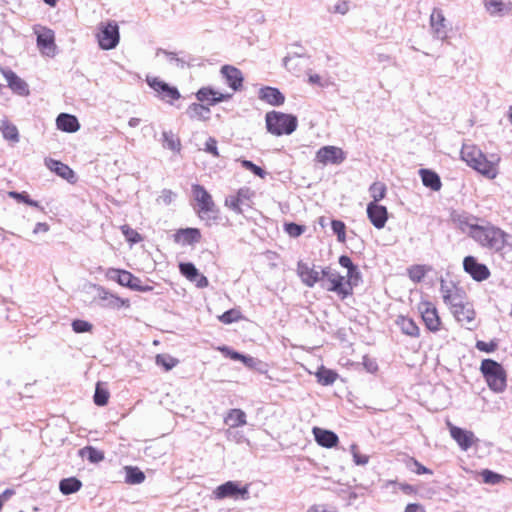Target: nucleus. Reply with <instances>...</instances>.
<instances>
[{
	"label": "nucleus",
	"mask_w": 512,
	"mask_h": 512,
	"mask_svg": "<svg viewBox=\"0 0 512 512\" xmlns=\"http://www.w3.org/2000/svg\"><path fill=\"white\" fill-rule=\"evenodd\" d=\"M467 233L481 246L500 251L507 243L508 235L500 228L487 225L467 223Z\"/></svg>",
	"instance_id": "obj_1"
},
{
	"label": "nucleus",
	"mask_w": 512,
	"mask_h": 512,
	"mask_svg": "<svg viewBox=\"0 0 512 512\" xmlns=\"http://www.w3.org/2000/svg\"><path fill=\"white\" fill-rule=\"evenodd\" d=\"M191 188L193 198L198 206V216L208 225H211L218 219L219 216V210L216 207L212 196L203 186L199 184H193Z\"/></svg>",
	"instance_id": "obj_2"
},
{
	"label": "nucleus",
	"mask_w": 512,
	"mask_h": 512,
	"mask_svg": "<svg viewBox=\"0 0 512 512\" xmlns=\"http://www.w3.org/2000/svg\"><path fill=\"white\" fill-rule=\"evenodd\" d=\"M266 128L275 136L290 135L298 125L297 118L291 114L270 111L265 115Z\"/></svg>",
	"instance_id": "obj_3"
},
{
	"label": "nucleus",
	"mask_w": 512,
	"mask_h": 512,
	"mask_svg": "<svg viewBox=\"0 0 512 512\" xmlns=\"http://www.w3.org/2000/svg\"><path fill=\"white\" fill-rule=\"evenodd\" d=\"M488 386L495 392H502L506 387V374L502 366L491 360L485 359L481 364Z\"/></svg>",
	"instance_id": "obj_4"
},
{
	"label": "nucleus",
	"mask_w": 512,
	"mask_h": 512,
	"mask_svg": "<svg viewBox=\"0 0 512 512\" xmlns=\"http://www.w3.org/2000/svg\"><path fill=\"white\" fill-rule=\"evenodd\" d=\"M96 39L102 50L114 49L120 41L117 23L115 21L99 23L97 26Z\"/></svg>",
	"instance_id": "obj_5"
},
{
	"label": "nucleus",
	"mask_w": 512,
	"mask_h": 512,
	"mask_svg": "<svg viewBox=\"0 0 512 512\" xmlns=\"http://www.w3.org/2000/svg\"><path fill=\"white\" fill-rule=\"evenodd\" d=\"M212 497L216 500L225 498L248 500L250 498L249 484L242 485L239 481H227L213 490Z\"/></svg>",
	"instance_id": "obj_6"
},
{
	"label": "nucleus",
	"mask_w": 512,
	"mask_h": 512,
	"mask_svg": "<svg viewBox=\"0 0 512 512\" xmlns=\"http://www.w3.org/2000/svg\"><path fill=\"white\" fill-rule=\"evenodd\" d=\"M500 157L497 155H491L490 159L482 152L481 156L476 158L469 167L480 173L487 179L493 180L499 174L498 164Z\"/></svg>",
	"instance_id": "obj_7"
},
{
	"label": "nucleus",
	"mask_w": 512,
	"mask_h": 512,
	"mask_svg": "<svg viewBox=\"0 0 512 512\" xmlns=\"http://www.w3.org/2000/svg\"><path fill=\"white\" fill-rule=\"evenodd\" d=\"M147 84L154 90L157 97L172 104L173 101L180 98V93L176 87H172L158 77L147 76Z\"/></svg>",
	"instance_id": "obj_8"
},
{
	"label": "nucleus",
	"mask_w": 512,
	"mask_h": 512,
	"mask_svg": "<svg viewBox=\"0 0 512 512\" xmlns=\"http://www.w3.org/2000/svg\"><path fill=\"white\" fill-rule=\"evenodd\" d=\"M35 34L37 35V47L41 54L46 57H54L57 53L54 31L46 27H39L35 28Z\"/></svg>",
	"instance_id": "obj_9"
},
{
	"label": "nucleus",
	"mask_w": 512,
	"mask_h": 512,
	"mask_svg": "<svg viewBox=\"0 0 512 512\" xmlns=\"http://www.w3.org/2000/svg\"><path fill=\"white\" fill-rule=\"evenodd\" d=\"M345 159L346 153L343 149L333 145L323 146L315 154V161L324 166L340 165Z\"/></svg>",
	"instance_id": "obj_10"
},
{
	"label": "nucleus",
	"mask_w": 512,
	"mask_h": 512,
	"mask_svg": "<svg viewBox=\"0 0 512 512\" xmlns=\"http://www.w3.org/2000/svg\"><path fill=\"white\" fill-rule=\"evenodd\" d=\"M325 278L327 281V285H323L325 289L328 291H333L342 295L343 297L350 294V289L343 283L344 277L341 276L338 272L332 270L329 267L322 269L321 279Z\"/></svg>",
	"instance_id": "obj_11"
},
{
	"label": "nucleus",
	"mask_w": 512,
	"mask_h": 512,
	"mask_svg": "<svg viewBox=\"0 0 512 512\" xmlns=\"http://www.w3.org/2000/svg\"><path fill=\"white\" fill-rule=\"evenodd\" d=\"M440 292L444 303L449 306L450 310L464 300L463 291L452 282L441 280Z\"/></svg>",
	"instance_id": "obj_12"
},
{
	"label": "nucleus",
	"mask_w": 512,
	"mask_h": 512,
	"mask_svg": "<svg viewBox=\"0 0 512 512\" xmlns=\"http://www.w3.org/2000/svg\"><path fill=\"white\" fill-rule=\"evenodd\" d=\"M367 217L376 229L385 227L388 220L387 208L379 203L369 202L366 208Z\"/></svg>",
	"instance_id": "obj_13"
},
{
	"label": "nucleus",
	"mask_w": 512,
	"mask_h": 512,
	"mask_svg": "<svg viewBox=\"0 0 512 512\" xmlns=\"http://www.w3.org/2000/svg\"><path fill=\"white\" fill-rule=\"evenodd\" d=\"M430 27L435 38L445 40L448 37V24L440 9H433L430 15Z\"/></svg>",
	"instance_id": "obj_14"
},
{
	"label": "nucleus",
	"mask_w": 512,
	"mask_h": 512,
	"mask_svg": "<svg viewBox=\"0 0 512 512\" xmlns=\"http://www.w3.org/2000/svg\"><path fill=\"white\" fill-rule=\"evenodd\" d=\"M297 274L306 286L313 287L321 280L322 269L317 270L314 265L310 266L308 263L300 260L297 263Z\"/></svg>",
	"instance_id": "obj_15"
},
{
	"label": "nucleus",
	"mask_w": 512,
	"mask_h": 512,
	"mask_svg": "<svg viewBox=\"0 0 512 512\" xmlns=\"http://www.w3.org/2000/svg\"><path fill=\"white\" fill-rule=\"evenodd\" d=\"M463 267L474 280L481 282L490 276V271L486 265L478 263L473 256L464 258Z\"/></svg>",
	"instance_id": "obj_16"
},
{
	"label": "nucleus",
	"mask_w": 512,
	"mask_h": 512,
	"mask_svg": "<svg viewBox=\"0 0 512 512\" xmlns=\"http://www.w3.org/2000/svg\"><path fill=\"white\" fill-rule=\"evenodd\" d=\"M450 311L458 322L468 329H472L475 320V311L471 304L465 303L464 300H462V302L458 303Z\"/></svg>",
	"instance_id": "obj_17"
},
{
	"label": "nucleus",
	"mask_w": 512,
	"mask_h": 512,
	"mask_svg": "<svg viewBox=\"0 0 512 512\" xmlns=\"http://www.w3.org/2000/svg\"><path fill=\"white\" fill-rule=\"evenodd\" d=\"M3 77L7 81V84L9 88L16 94L21 96H28L29 95V88L27 83L21 79L19 76H17L16 73H14L12 70L7 68H1L0 69Z\"/></svg>",
	"instance_id": "obj_18"
},
{
	"label": "nucleus",
	"mask_w": 512,
	"mask_h": 512,
	"mask_svg": "<svg viewBox=\"0 0 512 512\" xmlns=\"http://www.w3.org/2000/svg\"><path fill=\"white\" fill-rule=\"evenodd\" d=\"M451 437L457 442L460 448L467 451L475 442L474 433L447 423Z\"/></svg>",
	"instance_id": "obj_19"
},
{
	"label": "nucleus",
	"mask_w": 512,
	"mask_h": 512,
	"mask_svg": "<svg viewBox=\"0 0 512 512\" xmlns=\"http://www.w3.org/2000/svg\"><path fill=\"white\" fill-rule=\"evenodd\" d=\"M98 297L100 300L105 301L104 306L110 309H121L122 307H130L128 299L120 298L119 296L109 292L104 287L98 286Z\"/></svg>",
	"instance_id": "obj_20"
},
{
	"label": "nucleus",
	"mask_w": 512,
	"mask_h": 512,
	"mask_svg": "<svg viewBox=\"0 0 512 512\" xmlns=\"http://www.w3.org/2000/svg\"><path fill=\"white\" fill-rule=\"evenodd\" d=\"M252 194L249 188H241L236 194L226 197L225 206L236 213H242L241 206L251 198Z\"/></svg>",
	"instance_id": "obj_21"
},
{
	"label": "nucleus",
	"mask_w": 512,
	"mask_h": 512,
	"mask_svg": "<svg viewBox=\"0 0 512 512\" xmlns=\"http://www.w3.org/2000/svg\"><path fill=\"white\" fill-rule=\"evenodd\" d=\"M231 96L232 94H224L210 87H203L196 93V97L200 102H206L209 105H215L228 100Z\"/></svg>",
	"instance_id": "obj_22"
},
{
	"label": "nucleus",
	"mask_w": 512,
	"mask_h": 512,
	"mask_svg": "<svg viewBox=\"0 0 512 512\" xmlns=\"http://www.w3.org/2000/svg\"><path fill=\"white\" fill-rule=\"evenodd\" d=\"M45 166L50 171L54 172L59 177L67 180L68 182H73L75 179V174H74L73 170L69 166H67L66 164H64L60 161H57V160H54L51 158H46Z\"/></svg>",
	"instance_id": "obj_23"
},
{
	"label": "nucleus",
	"mask_w": 512,
	"mask_h": 512,
	"mask_svg": "<svg viewBox=\"0 0 512 512\" xmlns=\"http://www.w3.org/2000/svg\"><path fill=\"white\" fill-rule=\"evenodd\" d=\"M221 74L232 90L237 91L242 86V73L239 69L225 65L221 68Z\"/></svg>",
	"instance_id": "obj_24"
},
{
	"label": "nucleus",
	"mask_w": 512,
	"mask_h": 512,
	"mask_svg": "<svg viewBox=\"0 0 512 512\" xmlns=\"http://www.w3.org/2000/svg\"><path fill=\"white\" fill-rule=\"evenodd\" d=\"M422 319L430 331L436 332L440 328V318L437 313V309L429 304H425L421 310Z\"/></svg>",
	"instance_id": "obj_25"
},
{
	"label": "nucleus",
	"mask_w": 512,
	"mask_h": 512,
	"mask_svg": "<svg viewBox=\"0 0 512 512\" xmlns=\"http://www.w3.org/2000/svg\"><path fill=\"white\" fill-rule=\"evenodd\" d=\"M313 434L320 446L332 448L338 443V436L330 430L314 427Z\"/></svg>",
	"instance_id": "obj_26"
},
{
	"label": "nucleus",
	"mask_w": 512,
	"mask_h": 512,
	"mask_svg": "<svg viewBox=\"0 0 512 512\" xmlns=\"http://www.w3.org/2000/svg\"><path fill=\"white\" fill-rule=\"evenodd\" d=\"M259 97L272 106H280L284 103V95L274 87H264L259 91Z\"/></svg>",
	"instance_id": "obj_27"
},
{
	"label": "nucleus",
	"mask_w": 512,
	"mask_h": 512,
	"mask_svg": "<svg viewBox=\"0 0 512 512\" xmlns=\"http://www.w3.org/2000/svg\"><path fill=\"white\" fill-rule=\"evenodd\" d=\"M56 125L59 130L68 133H74L80 129L78 119L75 116L66 113L58 115Z\"/></svg>",
	"instance_id": "obj_28"
},
{
	"label": "nucleus",
	"mask_w": 512,
	"mask_h": 512,
	"mask_svg": "<svg viewBox=\"0 0 512 512\" xmlns=\"http://www.w3.org/2000/svg\"><path fill=\"white\" fill-rule=\"evenodd\" d=\"M483 5L492 17H502L510 11L509 6L500 0H483Z\"/></svg>",
	"instance_id": "obj_29"
},
{
	"label": "nucleus",
	"mask_w": 512,
	"mask_h": 512,
	"mask_svg": "<svg viewBox=\"0 0 512 512\" xmlns=\"http://www.w3.org/2000/svg\"><path fill=\"white\" fill-rule=\"evenodd\" d=\"M419 175L422 183L425 187L430 188L433 191H439L441 189V180L437 173L429 169H420Z\"/></svg>",
	"instance_id": "obj_30"
},
{
	"label": "nucleus",
	"mask_w": 512,
	"mask_h": 512,
	"mask_svg": "<svg viewBox=\"0 0 512 512\" xmlns=\"http://www.w3.org/2000/svg\"><path fill=\"white\" fill-rule=\"evenodd\" d=\"M200 238V231L196 228L180 229L175 234V241L182 244L196 243L200 241Z\"/></svg>",
	"instance_id": "obj_31"
},
{
	"label": "nucleus",
	"mask_w": 512,
	"mask_h": 512,
	"mask_svg": "<svg viewBox=\"0 0 512 512\" xmlns=\"http://www.w3.org/2000/svg\"><path fill=\"white\" fill-rule=\"evenodd\" d=\"M186 114L192 120L206 121L210 118L211 111L207 106L199 103H192L188 106Z\"/></svg>",
	"instance_id": "obj_32"
},
{
	"label": "nucleus",
	"mask_w": 512,
	"mask_h": 512,
	"mask_svg": "<svg viewBox=\"0 0 512 512\" xmlns=\"http://www.w3.org/2000/svg\"><path fill=\"white\" fill-rule=\"evenodd\" d=\"M396 324L404 334L410 337L419 336V327L412 319L400 315L396 319Z\"/></svg>",
	"instance_id": "obj_33"
},
{
	"label": "nucleus",
	"mask_w": 512,
	"mask_h": 512,
	"mask_svg": "<svg viewBox=\"0 0 512 512\" xmlns=\"http://www.w3.org/2000/svg\"><path fill=\"white\" fill-rule=\"evenodd\" d=\"M224 422L231 428L246 425V414L241 409H231L224 418Z\"/></svg>",
	"instance_id": "obj_34"
},
{
	"label": "nucleus",
	"mask_w": 512,
	"mask_h": 512,
	"mask_svg": "<svg viewBox=\"0 0 512 512\" xmlns=\"http://www.w3.org/2000/svg\"><path fill=\"white\" fill-rule=\"evenodd\" d=\"M81 487V481L75 477L62 479L59 483V489L64 495L76 493L81 489Z\"/></svg>",
	"instance_id": "obj_35"
},
{
	"label": "nucleus",
	"mask_w": 512,
	"mask_h": 512,
	"mask_svg": "<svg viewBox=\"0 0 512 512\" xmlns=\"http://www.w3.org/2000/svg\"><path fill=\"white\" fill-rule=\"evenodd\" d=\"M482 151L473 144H464L460 151L461 159L469 166L477 157L481 156Z\"/></svg>",
	"instance_id": "obj_36"
},
{
	"label": "nucleus",
	"mask_w": 512,
	"mask_h": 512,
	"mask_svg": "<svg viewBox=\"0 0 512 512\" xmlns=\"http://www.w3.org/2000/svg\"><path fill=\"white\" fill-rule=\"evenodd\" d=\"M0 131L4 137V139L12 142L19 141V132L17 127L10 123L7 119L1 121Z\"/></svg>",
	"instance_id": "obj_37"
},
{
	"label": "nucleus",
	"mask_w": 512,
	"mask_h": 512,
	"mask_svg": "<svg viewBox=\"0 0 512 512\" xmlns=\"http://www.w3.org/2000/svg\"><path fill=\"white\" fill-rule=\"evenodd\" d=\"M162 138L163 147L176 153L180 152L181 142L176 134H174L172 131H164L162 133Z\"/></svg>",
	"instance_id": "obj_38"
},
{
	"label": "nucleus",
	"mask_w": 512,
	"mask_h": 512,
	"mask_svg": "<svg viewBox=\"0 0 512 512\" xmlns=\"http://www.w3.org/2000/svg\"><path fill=\"white\" fill-rule=\"evenodd\" d=\"M315 375L317 377L318 382L321 383L322 385H331L336 381L338 377V374L335 371L327 369L324 366H321L317 370Z\"/></svg>",
	"instance_id": "obj_39"
},
{
	"label": "nucleus",
	"mask_w": 512,
	"mask_h": 512,
	"mask_svg": "<svg viewBox=\"0 0 512 512\" xmlns=\"http://www.w3.org/2000/svg\"><path fill=\"white\" fill-rule=\"evenodd\" d=\"M387 193V187L382 182H374L369 187V194L372 198L371 202L379 203L383 198H385Z\"/></svg>",
	"instance_id": "obj_40"
},
{
	"label": "nucleus",
	"mask_w": 512,
	"mask_h": 512,
	"mask_svg": "<svg viewBox=\"0 0 512 512\" xmlns=\"http://www.w3.org/2000/svg\"><path fill=\"white\" fill-rule=\"evenodd\" d=\"M82 458L88 459L91 463H98L104 459V454L92 446H87L79 450Z\"/></svg>",
	"instance_id": "obj_41"
},
{
	"label": "nucleus",
	"mask_w": 512,
	"mask_h": 512,
	"mask_svg": "<svg viewBox=\"0 0 512 512\" xmlns=\"http://www.w3.org/2000/svg\"><path fill=\"white\" fill-rule=\"evenodd\" d=\"M126 477L125 480L129 484H140L145 480L144 473L137 467L126 466L125 467Z\"/></svg>",
	"instance_id": "obj_42"
},
{
	"label": "nucleus",
	"mask_w": 512,
	"mask_h": 512,
	"mask_svg": "<svg viewBox=\"0 0 512 512\" xmlns=\"http://www.w3.org/2000/svg\"><path fill=\"white\" fill-rule=\"evenodd\" d=\"M156 364L164 367L166 371L173 369L178 363V359L168 354H158L155 358Z\"/></svg>",
	"instance_id": "obj_43"
},
{
	"label": "nucleus",
	"mask_w": 512,
	"mask_h": 512,
	"mask_svg": "<svg viewBox=\"0 0 512 512\" xmlns=\"http://www.w3.org/2000/svg\"><path fill=\"white\" fill-rule=\"evenodd\" d=\"M140 280L126 270H122L121 277L119 278L118 284L121 286L131 288H139L138 283Z\"/></svg>",
	"instance_id": "obj_44"
},
{
	"label": "nucleus",
	"mask_w": 512,
	"mask_h": 512,
	"mask_svg": "<svg viewBox=\"0 0 512 512\" xmlns=\"http://www.w3.org/2000/svg\"><path fill=\"white\" fill-rule=\"evenodd\" d=\"M483 482L490 485H496L502 482L505 477L491 470L485 469L481 472Z\"/></svg>",
	"instance_id": "obj_45"
},
{
	"label": "nucleus",
	"mask_w": 512,
	"mask_h": 512,
	"mask_svg": "<svg viewBox=\"0 0 512 512\" xmlns=\"http://www.w3.org/2000/svg\"><path fill=\"white\" fill-rule=\"evenodd\" d=\"M219 321L224 324H231L242 319L241 312L237 309H230L218 316Z\"/></svg>",
	"instance_id": "obj_46"
},
{
	"label": "nucleus",
	"mask_w": 512,
	"mask_h": 512,
	"mask_svg": "<svg viewBox=\"0 0 512 512\" xmlns=\"http://www.w3.org/2000/svg\"><path fill=\"white\" fill-rule=\"evenodd\" d=\"M180 272L190 281H195L199 276L197 268L192 263H181L179 265Z\"/></svg>",
	"instance_id": "obj_47"
},
{
	"label": "nucleus",
	"mask_w": 512,
	"mask_h": 512,
	"mask_svg": "<svg viewBox=\"0 0 512 512\" xmlns=\"http://www.w3.org/2000/svg\"><path fill=\"white\" fill-rule=\"evenodd\" d=\"M109 399V392L104 389L101 384L96 385L95 394H94V402L98 406H104L107 404Z\"/></svg>",
	"instance_id": "obj_48"
},
{
	"label": "nucleus",
	"mask_w": 512,
	"mask_h": 512,
	"mask_svg": "<svg viewBox=\"0 0 512 512\" xmlns=\"http://www.w3.org/2000/svg\"><path fill=\"white\" fill-rule=\"evenodd\" d=\"M350 452L352 454L353 461L356 465L365 466L366 464H368L369 456L366 454H361L359 452L357 445H355V444L351 445Z\"/></svg>",
	"instance_id": "obj_49"
},
{
	"label": "nucleus",
	"mask_w": 512,
	"mask_h": 512,
	"mask_svg": "<svg viewBox=\"0 0 512 512\" xmlns=\"http://www.w3.org/2000/svg\"><path fill=\"white\" fill-rule=\"evenodd\" d=\"M121 231H122L123 235L125 236L126 240L132 244L138 243L142 240L141 235L136 230L129 227L128 225H122Z\"/></svg>",
	"instance_id": "obj_50"
},
{
	"label": "nucleus",
	"mask_w": 512,
	"mask_h": 512,
	"mask_svg": "<svg viewBox=\"0 0 512 512\" xmlns=\"http://www.w3.org/2000/svg\"><path fill=\"white\" fill-rule=\"evenodd\" d=\"M308 81L312 85H317L321 88L330 86L332 83L327 77H323L317 73H309Z\"/></svg>",
	"instance_id": "obj_51"
},
{
	"label": "nucleus",
	"mask_w": 512,
	"mask_h": 512,
	"mask_svg": "<svg viewBox=\"0 0 512 512\" xmlns=\"http://www.w3.org/2000/svg\"><path fill=\"white\" fill-rule=\"evenodd\" d=\"M8 196L19 201V202H24L30 206L39 207V203L37 201L30 199L29 196L25 192L19 193V192H15V191H10V192H8Z\"/></svg>",
	"instance_id": "obj_52"
},
{
	"label": "nucleus",
	"mask_w": 512,
	"mask_h": 512,
	"mask_svg": "<svg viewBox=\"0 0 512 512\" xmlns=\"http://www.w3.org/2000/svg\"><path fill=\"white\" fill-rule=\"evenodd\" d=\"M426 274L425 268L420 265L408 269V275L413 282H420Z\"/></svg>",
	"instance_id": "obj_53"
},
{
	"label": "nucleus",
	"mask_w": 512,
	"mask_h": 512,
	"mask_svg": "<svg viewBox=\"0 0 512 512\" xmlns=\"http://www.w3.org/2000/svg\"><path fill=\"white\" fill-rule=\"evenodd\" d=\"M92 327V324L85 320H74L72 322V329L75 333L90 332Z\"/></svg>",
	"instance_id": "obj_54"
},
{
	"label": "nucleus",
	"mask_w": 512,
	"mask_h": 512,
	"mask_svg": "<svg viewBox=\"0 0 512 512\" xmlns=\"http://www.w3.org/2000/svg\"><path fill=\"white\" fill-rule=\"evenodd\" d=\"M176 198V193L171 190L164 189L159 195L157 201L164 205H170Z\"/></svg>",
	"instance_id": "obj_55"
},
{
	"label": "nucleus",
	"mask_w": 512,
	"mask_h": 512,
	"mask_svg": "<svg viewBox=\"0 0 512 512\" xmlns=\"http://www.w3.org/2000/svg\"><path fill=\"white\" fill-rule=\"evenodd\" d=\"M305 228L304 226L295 224V223H288L285 225V231L287 234L291 237H298L304 232Z\"/></svg>",
	"instance_id": "obj_56"
},
{
	"label": "nucleus",
	"mask_w": 512,
	"mask_h": 512,
	"mask_svg": "<svg viewBox=\"0 0 512 512\" xmlns=\"http://www.w3.org/2000/svg\"><path fill=\"white\" fill-rule=\"evenodd\" d=\"M332 230L337 234L339 241L345 240V225L339 220H333L331 223Z\"/></svg>",
	"instance_id": "obj_57"
},
{
	"label": "nucleus",
	"mask_w": 512,
	"mask_h": 512,
	"mask_svg": "<svg viewBox=\"0 0 512 512\" xmlns=\"http://www.w3.org/2000/svg\"><path fill=\"white\" fill-rule=\"evenodd\" d=\"M242 165L244 168L252 171L255 175H257L261 178H263L265 175V171L261 167L255 165L254 163H252L249 160H243Z\"/></svg>",
	"instance_id": "obj_58"
},
{
	"label": "nucleus",
	"mask_w": 512,
	"mask_h": 512,
	"mask_svg": "<svg viewBox=\"0 0 512 512\" xmlns=\"http://www.w3.org/2000/svg\"><path fill=\"white\" fill-rule=\"evenodd\" d=\"M204 150L215 157L219 156L216 139L213 137H209L205 142Z\"/></svg>",
	"instance_id": "obj_59"
},
{
	"label": "nucleus",
	"mask_w": 512,
	"mask_h": 512,
	"mask_svg": "<svg viewBox=\"0 0 512 512\" xmlns=\"http://www.w3.org/2000/svg\"><path fill=\"white\" fill-rule=\"evenodd\" d=\"M409 468L414 471L415 473L417 474H424V473H428V474H431L432 472L426 468L425 466H423L422 464H420L417 460L415 459H411L410 460V463H409Z\"/></svg>",
	"instance_id": "obj_60"
},
{
	"label": "nucleus",
	"mask_w": 512,
	"mask_h": 512,
	"mask_svg": "<svg viewBox=\"0 0 512 512\" xmlns=\"http://www.w3.org/2000/svg\"><path fill=\"white\" fill-rule=\"evenodd\" d=\"M347 284H345L347 286L348 289L351 290L352 286L353 285H357L358 282L360 281V272L358 271V269L356 268V273L352 272V270H348L347 271Z\"/></svg>",
	"instance_id": "obj_61"
},
{
	"label": "nucleus",
	"mask_w": 512,
	"mask_h": 512,
	"mask_svg": "<svg viewBox=\"0 0 512 512\" xmlns=\"http://www.w3.org/2000/svg\"><path fill=\"white\" fill-rule=\"evenodd\" d=\"M496 344L494 342H484V341H477L476 348L483 352H493L496 349Z\"/></svg>",
	"instance_id": "obj_62"
},
{
	"label": "nucleus",
	"mask_w": 512,
	"mask_h": 512,
	"mask_svg": "<svg viewBox=\"0 0 512 512\" xmlns=\"http://www.w3.org/2000/svg\"><path fill=\"white\" fill-rule=\"evenodd\" d=\"M121 272L122 270L120 269L110 268L105 272V277L108 280L116 281L118 283L119 278L121 277Z\"/></svg>",
	"instance_id": "obj_63"
},
{
	"label": "nucleus",
	"mask_w": 512,
	"mask_h": 512,
	"mask_svg": "<svg viewBox=\"0 0 512 512\" xmlns=\"http://www.w3.org/2000/svg\"><path fill=\"white\" fill-rule=\"evenodd\" d=\"M307 512H337L335 509L327 508L325 505H313Z\"/></svg>",
	"instance_id": "obj_64"
}]
</instances>
